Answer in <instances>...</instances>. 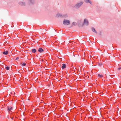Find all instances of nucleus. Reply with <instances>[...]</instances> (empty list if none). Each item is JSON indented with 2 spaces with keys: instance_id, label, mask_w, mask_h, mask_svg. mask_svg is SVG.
<instances>
[{
  "instance_id": "f257e3e1",
  "label": "nucleus",
  "mask_w": 121,
  "mask_h": 121,
  "mask_svg": "<svg viewBox=\"0 0 121 121\" xmlns=\"http://www.w3.org/2000/svg\"><path fill=\"white\" fill-rule=\"evenodd\" d=\"M83 3V2L81 1L79 2L76 4L74 6V7L76 9H78L80 8L82 5Z\"/></svg>"
},
{
  "instance_id": "f03ea898",
  "label": "nucleus",
  "mask_w": 121,
  "mask_h": 121,
  "mask_svg": "<svg viewBox=\"0 0 121 121\" xmlns=\"http://www.w3.org/2000/svg\"><path fill=\"white\" fill-rule=\"evenodd\" d=\"M70 22V21L68 20L65 19L64 20L63 24L65 25H69Z\"/></svg>"
},
{
  "instance_id": "7ed1b4c3",
  "label": "nucleus",
  "mask_w": 121,
  "mask_h": 121,
  "mask_svg": "<svg viewBox=\"0 0 121 121\" xmlns=\"http://www.w3.org/2000/svg\"><path fill=\"white\" fill-rule=\"evenodd\" d=\"M84 23L86 26H88V25L89 23L88 20L86 19H85L84 21Z\"/></svg>"
},
{
  "instance_id": "20e7f679",
  "label": "nucleus",
  "mask_w": 121,
  "mask_h": 121,
  "mask_svg": "<svg viewBox=\"0 0 121 121\" xmlns=\"http://www.w3.org/2000/svg\"><path fill=\"white\" fill-rule=\"evenodd\" d=\"M84 2L87 3H90L91 4V2L89 0H84Z\"/></svg>"
},
{
  "instance_id": "39448f33",
  "label": "nucleus",
  "mask_w": 121,
  "mask_h": 121,
  "mask_svg": "<svg viewBox=\"0 0 121 121\" xmlns=\"http://www.w3.org/2000/svg\"><path fill=\"white\" fill-rule=\"evenodd\" d=\"M30 4H33L35 2V0H29Z\"/></svg>"
},
{
  "instance_id": "423d86ee",
  "label": "nucleus",
  "mask_w": 121,
  "mask_h": 121,
  "mask_svg": "<svg viewBox=\"0 0 121 121\" xmlns=\"http://www.w3.org/2000/svg\"><path fill=\"white\" fill-rule=\"evenodd\" d=\"M12 109V108L11 107H8V110L9 112Z\"/></svg>"
},
{
  "instance_id": "0eeeda50",
  "label": "nucleus",
  "mask_w": 121,
  "mask_h": 121,
  "mask_svg": "<svg viewBox=\"0 0 121 121\" xmlns=\"http://www.w3.org/2000/svg\"><path fill=\"white\" fill-rule=\"evenodd\" d=\"M19 5H24L25 4V3H24L22 2H20L19 3Z\"/></svg>"
},
{
  "instance_id": "6e6552de",
  "label": "nucleus",
  "mask_w": 121,
  "mask_h": 121,
  "mask_svg": "<svg viewBox=\"0 0 121 121\" xmlns=\"http://www.w3.org/2000/svg\"><path fill=\"white\" fill-rule=\"evenodd\" d=\"M38 51L39 52H41L43 51V50L41 48H40L38 49Z\"/></svg>"
},
{
  "instance_id": "1a4fd4ad",
  "label": "nucleus",
  "mask_w": 121,
  "mask_h": 121,
  "mask_svg": "<svg viewBox=\"0 0 121 121\" xmlns=\"http://www.w3.org/2000/svg\"><path fill=\"white\" fill-rule=\"evenodd\" d=\"M66 68V65L64 64H62V66L61 67V68L62 69H64Z\"/></svg>"
},
{
  "instance_id": "9d476101",
  "label": "nucleus",
  "mask_w": 121,
  "mask_h": 121,
  "mask_svg": "<svg viewBox=\"0 0 121 121\" xmlns=\"http://www.w3.org/2000/svg\"><path fill=\"white\" fill-rule=\"evenodd\" d=\"M92 31L94 32L95 33H97V32L95 28L93 27H92Z\"/></svg>"
},
{
  "instance_id": "9b49d317",
  "label": "nucleus",
  "mask_w": 121,
  "mask_h": 121,
  "mask_svg": "<svg viewBox=\"0 0 121 121\" xmlns=\"http://www.w3.org/2000/svg\"><path fill=\"white\" fill-rule=\"evenodd\" d=\"M8 51H6L5 52H3V54H4L5 55H7L8 54Z\"/></svg>"
},
{
  "instance_id": "f8f14e48",
  "label": "nucleus",
  "mask_w": 121,
  "mask_h": 121,
  "mask_svg": "<svg viewBox=\"0 0 121 121\" xmlns=\"http://www.w3.org/2000/svg\"><path fill=\"white\" fill-rule=\"evenodd\" d=\"M36 50L35 49H33L32 50V52H33V53H35L36 52Z\"/></svg>"
},
{
  "instance_id": "ddd939ff",
  "label": "nucleus",
  "mask_w": 121,
  "mask_h": 121,
  "mask_svg": "<svg viewBox=\"0 0 121 121\" xmlns=\"http://www.w3.org/2000/svg\"><path fill=\"white\" fill-rule=\"evenodd\" d=\"M56 16L57 17H61L62 16L60 14H58L56 15Z\"/></svg>"
},
{
  "instance_id": "4468645a",
  "label": "nucleus",
  "mask_w": 121,
  "mask_h": 121,
  "mask_svg": "<svg viewBox=\"0 0 121 121\" xmlns=\"http://www.w3.org/2000/svg\"><path fill=\"white\" fill-rule=\"evenodd\" d=\"M72 25L74 26H75L77 25V23L75 22H73V23Z\"/></svg>"
},
{
  "instance_id": "2eb2a0df",
  "label": "nucleus",
  "mask_w": 121,
  "mask_h": 121,
  "mask_svg": "<svg viewBox=\"0 0 121 121\" xmlns=\"http://www.w3.org/2000/svg\"><path fill=\"white\" fill-rule=\"evenodd\" d=\"M5 68L7 70H9V67L8 66L6 67H5Z\"/></svg>"
},
{
  "instance_id": "dca6fc26",
  "label": "nucleus",
  "mask_w": 121,
  "mask_h": 121,
  "mask_svg": "<svg viewBox=\"0 0 121 121\" xmlns=\"http://www.w3.org/2000/svg\"><path fill=\"white\" fill-rule=\"evenodd\" d=\"M98 75L99 77L100 78L102 77H103V76L102 75H100V74H99Z\"/></svg>"
},
{
  "instance_id": "f3484780",
  "label": "nucleus",
  "mask_w": 121,
  "mask_h": 121,
  "mask_svg": "<svg viewBox=\"0 0 121 121\" xmlns=\"http://www.w3.org/2000/svg\"><path fill=\"white\" fill-rule=\"evenodd\" d=\"M26 65V64L25 63H23L22 65L23 66H25Z\"/></svg>"
},
{
  "instance_id": "a211bd4d",
  "label": "nucleus",
  "mask_w": 121,
  "mask_h": 121,
  "mask_svg": "<svg viewBox=\"0 0 121 121\" xmlns=\"http://www.w3.org/2000/svg\"><path fill=\"white\" fill-rule=\"evenodd\" d=\"M121 69V66L118 69V70H120Z\"/></svg>"
},
{
  "instance_id": "6ab92c4d",
  "label": "nucleus",
  "mask_w": 121,
  "mask_h": 121,
  "mask_svg": "<svg viewBox=\"0 0 121 121\" xmlns=\"http://www.w3.org/2000/svg\"><path fill=\"white\" fill-rule=\"evenodd\" d=\"M19 59V58L18 57H17L16 58V60H17L18 59Z\"/></svg>"
}]
</instances>
